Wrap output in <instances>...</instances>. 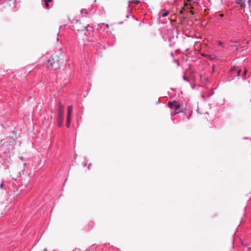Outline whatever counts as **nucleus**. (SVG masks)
Returning a JSON list of instances; mask_svg holds the SVG:
<instances>
[{
	"instance_id": "obj_28",
	"label": "nucleus",
	"mask_w": 251,
	"mask_h": 251,
	"mask_svg": "<svg viewBox=\"0 0 251 251\" xmlns=\"http://www.w3.org/2000/svg\"><path fill=\"white\" fill-rule=\"evenodd\" d=\"M188 1H191L192 0H187Z\"/></svg>"
},
{
	"instance_id": "obj_24",
	"label": "nucleus",
	"mask_w": 251,
	"mask_h": 251,
	"mask_svg": "<svg viewBox=\"0 0 251 251\" xmlns=\"http://www.w3.org/2000/svg\"><path fill=\"white\" fill-rule=\"evenodd\" d=\"M183 10H184V8H182L180 12H182Z\"/></svg>"
},
{
	"instance_id": "obj_20",
	"label": "nucleus",
	"mask_w": 251,
	"mask_h": 251,
	"mask_svg": "<svg viewBox=\"0 0 251 251\" xmlns=\"http://www.w3.org/2000/svg\"><path fill=\"white\" fill-rule=\"evenodd\" d=\"M73 251H80L79 249H75V250H73Z\"/></svg>"
},
{
	"instance_id": "obj_7",
	"label": "nucleus",
	"mask_w": 251,
	"mask_h": 251,
	"mask_svg": "<svg viewBox=\"0 0 251 251\" xmlns=\"http://www.w3.org/2000/svg\"><path fill=\"white\" fill-rule=\"evenodd\" d=\"M174 38V37L173 36L172 37H170L169 38V41L170 42V44H169V47H174V46L175 45V42H173L172 41V39Z\"/></svg>"
},
{
	"instance_id": "obj_8",
	"label": "nucleus",
	"mask_w": 251,
	"mask_h": 251,
	"mask_svg": "<svg viewBox=\"0 0 251 251\" xmlns=\"http://www.w3.org/2000/svg\"><path fill=\"white\" fill-rule=\"evenodd\" d=\"M71 119V118H69V117L67 118L66 126L68 128H69L70 127V126Z\"/></svg>"
},
{
	"instance_id": "obj_3",
	"label": "nucleus",
	"mask_w": 251,
	"mask_h": 251,
	"mask_svg": "<svg viewBox=\"0 0 251 251\" xmlns=\"http://www.w3.org/2000/svg\"><path fill=\"white\" fill-rule=\"evenodd\" d=\"M58 115H64V106L60 103H58Z\"/></svg>"
},
{
	"instance_id": "obj_15",
	"label": "nucleus",
	"mask_w": 251,
	"mask_h": 251,
	"mask_svg": "<svg viewBox=\"0 0 251 251\" xmlns=\"http://www.w3.org/2000/svg\"><path fill=\"white\" fill-rule=\"evenodd\" d=\"M174 62L177 64V66H179V61L178 60H175Z\"/></svg>"
},
{
	"instance_id": "obj_13",
	"label": "nucleus",
	"mask_w": 251,
	"mask_h": 251,
	"mask_svg": "<svg viewBox=\"0 0 251 251\" xmlns=\"http://www.w3.org/2000/svg\"><path fill=\"white\" fill-rule=\"evenodd\" d=\"M80 13H81V14H83V13H84V14H86V15L87 14V11H86V10H84V9H81V10H80Z\"/></svg>"
},
{
	"instance_id": "obj_29",
	"label": "nucleus",
	"mask_w": 251,
	"mask_h": 251,
	"mask_svg": "<svg viewBox=\"0 0 251 251\" xmlns=\"http://www.w3.org/2000/svg\"><path fill=\"white\" fill-rule=\"evenodd\" d=\"M200 77H201V78H202V75H200Z\"/></svg>"
},
{
	"instance_id": "obj_10",
	"label": "nucleus",
	"mask_w": 251,
	"mask_h": 251,
	"mask_svg": "<svg viewBox=\"0 0 251 251\" xmlns=\"http://www.w3.org/2000/svg\"><path fill=\"white\" fill-rule=\"evenodd\" d=\"M89 26V24L87 23L86 24H85L84 25H83V28H84L85 30H87V31H89V30L88 29V28Z\"/></svg>"
},
{
	"instance_id": "obj_19",
	"label": "nucleus",
	"mask_w": 251,
	"mask_h": 251,
	"mask_svg": "<svg viewBox=\"0 0 251 251\" xmlns=\"http://www.w3.org/2000/svg\"><path fill=\"white\" fill-rule=\"evenodd\" d=\"M248 3H249V5H250L251 4V0H248Z\"/></svg>"
},
{
	"instance_id": "obj_17",
	"label": "nucleus",
	"mask_w": 251,
	"mask_h": 251,
	"mask_svg": "<svg viewBox=\"0 0 251 251\" xmlns=\"http://www.w3.org/2000/svg\"><path fill=\"white\" fill-rule=\"evenodd\" d=\"M4 184L3 183H1L0 185V187L1 189H3Z\"/></svg>"
},
{
	"instance_id": "obj_26",
	"label": "nucleus",
	"mask_w": 251,
	"mask_h": 251,
	"mask_svg": "<svg viewBox=\"0 0 251 251\" xmlns=\"http://www.w3.org/2000/svg\"><path fill=\"white\" fill-rule=\"evenodd\" d=\"M21 159H22V160L23 161V159H24L23 157H21Z\"/></svg>"
},
{
	"instance_id": "obj_30",
	"label": "nucleus",
	"mask_w": 251,
	"mask_h": 251,
	"mask_svg": "<svg viewBox=\"0 0 251 251\" xmlns=\"http://www.w3.org/2000/svg\"><path fill=\"white\" fill-rule=\"evenodd\" d=\"M223 14H221L220 15V16H223Z\"/></svg>"
},
{
	"instance_id": "obj_16",
	"label": "nucleus",
	"mask_w": 251,
	"mask_h": 251,
	"mask_svg": "<svg viewBox=\"0 0 251 251\" xmlns=\"http://www.w3.org/2000/svg\"><path fill=\"white\" fill-rule=\"evenodd\" d=\"M183 79H184V80L187 81H189V78H188L187 77H186V76H184L183 77Z\"/></svg>"
},
{
	"instance_id": "obj_9",
	"label": "nucleus",
	"mask_w": 251,
	"mask_h": 251,
	"mask_svg": "<svg viewBox=\"0 0 251 251\" xmlns=\"http://www.w3.org/2000/svg\"><path fill=\"white\" fill-rule=\"evenodd\" d=\"M140 0H130L129 1V3L137 4L140 2Z\"/></svg>"
},
{
	"instance_id": "obj_11",
	"label": "nucleus",
	"mask_w": 251,
	"mask_h": 251,
	"mask_svg": "<svg viewBox=\"0 0 251 251\" xmlns=\"http://www.w3.org/2000/svg\"><path fill=\"white\" fill-rule=\"evenodd\" d=\"M169 14V12L168 11H165L164 12H163L161 15H160V17H166Z\"/></svg>"
},
{
	"instance_id": "obj_12",
	"label": "nucleus",
	"mask_w": 251,
	"mask_h": 251,
	"mask_svg": "<svg viewBox=\"0 0 251 251\" xmlns=\"http://www.w3.org/2000/svg\"><path fill=\"white\" fill-rule=\"evenodd\" d=\"M237 3L241 5V6L245 5V2L244 1H243L242 0H239Z\"/></svg>"
},
{
	"instance_id": "obj_31",
	"label": "nucleus",
	"mask_w": 251,
	"mask_h": 251,
	"mask_svg": "<svg viewBox=\"0 0 251 251\" xmlns=\"http://www.w3.org/2000/svg\"><path fill=\"white\" fill-rule=\"evenodd\" d=\"M106 27H108V25H106Z\"/></svg>"
},
{
	"instance_id": "obj_25",
	"label": "nucleus",
	"mask_w": 251,
	"mask_h": 251,
	"mask_svg": "<svg viewBox=\"0 0 251 251\" xmlns=\"http://www.w3.org/2000/svg\"><path fill=\"white\" fill-rule=\"evenodd\" d=\"M248 250H251V247L249 248H248Z\"/></svg>"
},
{
	"instance_id": "obj_22",
	"label": "nucleus",
	"mask_w": 251,
	"mask_h": 251,
	"mask_svg": "<svg viewBox=\"0 0 251 251\" xmlns=\"http://www.w3.org/2000/svg\"><path fill=\"white\" fill-rule=\"evenodd\" d=\"M184 6H188L189 4L188 3H184Z\"/></svg>"
},
{
	"instance_id": "obj_4",
	"label": "nucleus",
	"mask_w": 251,
	"mask_h": 251,
	"mask_svg": "<svg viewBox=\"0 0 251 251\" xmlns=\"http://www.w3.org/2000/svg\"><path fill=\"white\" fill-rule=\"evenodd\" d=\"M63 115H58L57 118L58 126L60 127L63 125Z\"/></svg>"
},
{
	"instance_id": "obj_1",
	"label": "nucleus",
	"mask_w": 251,
	"mask_h": 251,
	"mask_svg": "<svg viewBox=\"0 0 251 251\" xmlns=\"http://www.w3.org/2000/svg\"><path fill=\"white\" fill-rule=\"evenodd\" d=\"M62 63V60L59 59L57 56H52L48 59L46 65L49 69L55 70L59 69Z\"/></svg>"
},
{
	"instance_id": "obj_6",
	"label": "nucleus",
	"mask_w": 251,
	"mask_h": 251,
	"mask_svg": "<svg viewBox=\"0 0 251 251\" xmlns=\"http://www.w3.org/2000/svg\"><path fill=\"white\" fill-rule=\"evenodd\" d=\"M72 109H73L72 106L70 105V106H68V112H67V117L71 118V113L72 112Z\"/></svg>"
},
{
	"instance_id": "obj_18",
	"label": "nucleus",
	"mask_w": 251,
	"mask_h": 251,
	"mask_svg": "<svg viewBox=\"0 0 251 251\" xmlns=\"http://www.w3.org/2000/svg\"><path fill=\"white\" fill-rule=\"evenodd\" d=\"M240 73H241V70H238V71H237V75H240Z\"/></svg>"
},
{
	"instance_id": "obj_27",
	"label": "nucleus",
	"mask_w": 251,
	"mask_h": 251,
	"mask_svg": "<svg viewBox=\"0 0 251 251\" xmlns=\"http://www.w3.org/2000/svg\"><path fill=\"white\" fill-rule=\"evenodd\" d=\"M179 0H175V2H177V1H178Z\"/></svg>"
},
{
	"instance_id": "obj_21",
	"label": "nucleus",
	"mask_w": 251,
	"mask_h": 251,
	"mask_svg": "<svg viewBox=\"0 0 251 251\" xmlns=\"http://www.w3.org/2000/svg\"><path fill=\"white\" fill-rule=\"evenodd\" d=\"M190 13H191L192 14L194 15V12L191 10L190 11Z\"/></svg>"
},
{
	"instance_id": "obj_23",
	"label": "nucleus",
	"mask_w": 251,
	"mask_h": 251,
	"mask_svg": "<svg viewBox=\"0 0 251 251\" xmlns=\"http://www.w3.org/2000/svg\"><path fill=\"white\" fill-rule=\"evenodd\" d=\"M171 56H172L173 57H174V53H173V52H171Z\"/></svg>"
},
{
	"instance_id": "obj_2",
	"label": "nucleus",
	"mask_w": 251,
	"mask_h": 251,
	"mask_svg": "<svg viewBox=\"0 0 251 251\" xmlns=\"http://www.w3.org/2000/svg\"><path fill=\"white\" fill-rule=\"evenodd\" d=\"M167 105L171 109H175V110H178L180 107L179 103L176 100L169 101Z\"/></svg>"
},
{
	"instance_id": "obj_5",
	"label": "nucleus",
	"mask_w": 251,
	"mask_h": 251,
	"mask_svg": "<svg viewBox=\"0 0 251 251\" xmlns=\"http://www.w3.org/2000/svg\"><path fill=\"white\" fill-rule=\"evenodd\" d=\"M52 1V0H44V5H45V6H44L45 8L49 9L50 8L49 3L51 2Z\"/></svg>"
},
{
	"instance_id": "obj_32",
	"label": "nucleus",
	"mask_w": 251,
	"mask_h": 251,
	"mask_svg": "<svg viewBox=\"0 0 251 251\" xmlns=\"http://www.w3.org/2000/svg\"><path fill=\"white\" fill-rule=\"evenodd\" d=\"M126 17H127V18H128V17H129V16H128V15H127V16H126Z\"/></svg>"
},
{
	"instance_id": "obj_14",
	"label": "nucleus",
	"mask_w": 251,
	"mask_h": 251,
	"mask_svg": "<svg viewBox=\"0 0 251 251\" xmlns=\"http://www.w3.org/2000/svg\"><path fill=\"white\" fill-rule=\"evenodd\" d=\"M246 73H247V70H245L243 72V79L244 80L246 79L245 75H246Z\"/></svg>"
}]
</instances>
